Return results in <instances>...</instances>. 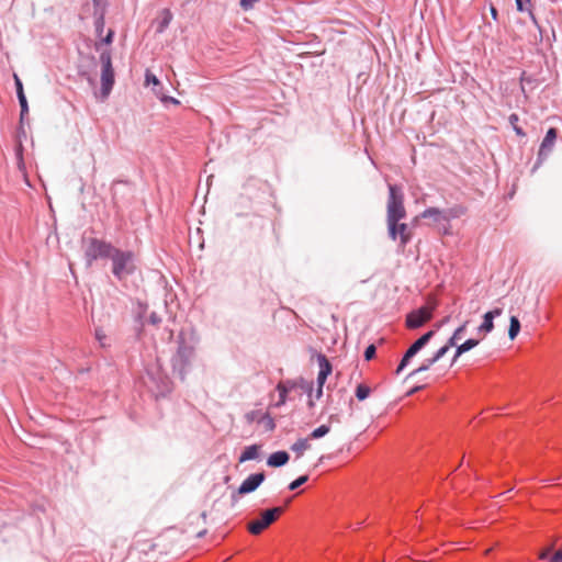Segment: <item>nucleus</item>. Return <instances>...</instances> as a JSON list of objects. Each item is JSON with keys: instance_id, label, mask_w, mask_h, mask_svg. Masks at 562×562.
<instances>
[{"instance_id": "obj_51", "label": "nucleus", "mask_w": 562, "mask_h": 562, "mask_svg": "<svg viewBox=\"0 0 562 562\" xmlns=\"http://www.w3.org/2000/svg\"><path fill=\"white\" fill-rule=\"evenodd\" d=\"M232 498H233V501H237V498H236V495H235V494H233V495H232Z\"/></svg>"}, {"instance_id": "obj_52", "label": "nucleus", "mask_w": 562, "mask_h": 562, "mask_svg": "<svg viewBox=\"0 0 562 562\" xmlns=\"http://www.w3.org/2000/svg\"><path fill=\"white\" fill-rule=\"evenodd\" d=\"M561 550H562V546H561Z\"/></svg>"}, {"instance_id": "obj_18", "label": "nucleus", "mask_w": 562, "mask_h": 562, "mask_svg": "<svg viewBox=\"0 0 562 562\" xmlns=\"http://www.w3.org/2000/svg\"><path fill=\"white\" fill-rule=\"evenodd\" d=\"M289 453L286 451H277L269 456L267 464L269 467L279 468L289 461Z\"/></svg>"}, {"instance_id": "obj_50", "label": "nucleus", "mask_w": 562, "mask_h": 562, "mask_svg": "<svg viewBox=\"0 0 562 562\" xmlns=\"http://www.w3.org/2000/svg\"><path fill=\"white\" fill-rule=\"evenodd\" d=\"M204 533H205V530L200 531V532L198 533V536H199V537H202Z\"/></svg>"}, {"instance_id": "obj_35", "label": "nucleus", "mask_w": 562, "mask_h": 562, "mask_svg": "<svg viewBox=\"0 0 562 562\" xmlns=\"http://www.w3.org/2000/svg\"><path fill=\"white\" fill-rule=\"evenodd\" d=\"M469 322H464L461 326H459L453 335H454V338H458L459 340L463 337L464 333H465V329H467V326H468Z\"/></svg>"}, {"instance_id": "obj_45", "label": "nucleus", "mask_w": 562, "mask_h": 562, "mask_svg": "<svg viewBox=\"0 0 562 562\" xmlns=\"http://www.w3.org/2000/svg\"><path fill=\"white\" fill-rule=\"evenodd\" d=\"M549 553H550V549H546L544 551H542L539 555L540 559L544 560V559H548L549 558Z\"/></svg>"}, {"instance_id": "obj_47", "label": "nucleus", "mask_w": 562, "mask_h": 562, "mask_svg": "<svg viewBox=\"0 0 562 562\" xmlns=\"http://www.w3.org/2000/svg\"><path fill=\"white\" fill-rule=\"evenodd\" d=\"M491 14L494 20H497V10L494 7L491 8Z\"/></svg>"}, {"instance_id": "obj_49", "label": "nucleus", "mask_w": 562, "mask_h": 562, "mask_svg": "<svg viewBox=\"0 0 562 562\" xmlns=\"http://www.w3.org/2000/svg\"><path fill=\"white\" fill-rule=\"evenodd\" d=\"M255 416H256V413H255V412H252V413L248 414V418H249L250 420H255Z\"/></svg>"}, {"instance_id": "obj_28", "label": "nucleus", "mask_w": 562, "mask_h": 562, "mask_svg": "<svg viewBox=\"0 0 562 562\" xmlns=\"http://www.w3.org/2000/svg\"><path fill=\"white\" fill-rule=\"evenodd\" d=\"M18 99H19V103H20V106H21L20 119H21V121H23L24 117L29 113V104H27V100H26L25 95H20V97H18Z\"/></svg>"}, {"instance_id": "obj_21", "label": "nucleus", "mask_w": 562, "mask_h": 562, "mask_svg": "<svg viewBox=\"0 0 562 562\" xmlns=\"http://www.w3.org/2000/svg\"><path fill=\"white\" fill-rule=\"evenodd\" d=\"M259 457V446L251 445L245 448L243 453L239 457V462L244 463L249 460H255Z\"/></svg>"}, {"instance_id": "obj_22", "label": "nucleus", "mask_w": 562, "mask_h": 562, "mask_svg": "<svg viewBox=\"0 0 562 562\" xmlns=\"http://www.w3.org/2000/svg\"><path fill=\"white\" fill-rule=\"evenodd\" d=\"M310 448L311 445L307 438H301L291 446L292 451L296 452L299 456L303 454V452Z\"/></svg>"}, {"instance_id": "obj_31", "label": "nucleus", "mask_w": 562, "mask_h": 562, "mask_svg": "<svg viewBox=\"0 0 562 562\" xmlns=\"http://www.w3.org/2000/svg\"><path fill=\"white\" fill-rule=\"evenodd\" d=\"M307 480H308L307 475H302V476L297 477L296 480H294L293 482L290 483L289 490L294 491V490L299 488L301 485H303L305 482H307Z\"/></svg>"}, {"instance_id": "obj_9", "label": "nucleus", "mask_w": 562, "mask_h": 562, "mask_svg": "<svg viewBox=\"0 0 562 562\" xmlns=\"http://www.w3.org/2000/svg\"><path fill=\"white\" fill-rule=\"evenodd\" d=\"M394 226L393 234L390 226H387L389 237L394 241L398 240L400 247L405 248L413 237V231L407 224L401 223V221H395Z\"/></svg>"}, {"instance_id": "obj_12", "label": "nucleus", "mask_w": 562, "mask_h": 562, "mask_svg": "<svg viewBox=\"0 0 562 562\" xmlns=\"http://www.w3.org/2000/svg\"><path fill=\"white\" fill-rule=\"evenodd\" d=\"M265 473L250 474L238 487L237 494L244 495L256 491L260 484L265 481Z\"/></svg>"}, {"instance_id": "obj_10", "label": "nucleus", "mask_w": 562, "mask_h": 562, "mask_svg": "<svg viewBox=\"0 0 562 562\" xmlns=\"http://www.w3.org/2000/svg\"><path fill=\"white\" fill-rule=\"evenodd\" d=\"M432 307L422 306L411 312L406 317V326L408 328H419L432 317Z\"/></svg>"}, {"instance_id": "obj_46", "label": "nucleus", "mask_w": 562, "mask_h": 562, "mask_svg": "<svg viewBox=\"0 0 562 562\" xmlns=\"http://www.w3.org/2000/svg\"><path fill=\"white\" fill-rule=\"evenodd\" d=\"M328 420H329V423H334V422L338 423L339 422L338 415H336V414L330 415Z\"/></svg>"}, {"instance_id": "obj_39", "label": "nucleus", "mask_w": 562, "mask_h": 562, "mask_svg": "<svg viewBox=\"0 0 562 562\" xmlns=\"http://www.w3.org/2000/svg\"><path fill=\"white\" fill-rule=\"evenodd\" d=\"M149 323L153 324V325H158L160 322H161V318L158 316L157 313L153 312L150 315H149Z\"/></svg>"}, {"instance_id": "obj_44", "label": "nucleus", "mask_w": 562, "mask_h": 562, "mask_svg": "<svg viewBox=\"0 0 562 562\" xmlns=\"http://www.w3.org/2000/svg\"><path fill=\"white\" fill-rule=\"evenodd\" d=\"M112 38H113V31H109V33L106 34V36L103 38V42L105 44H110L112 43Z\"/></svg>"}, {"instance_id": "obj_8", "label": "nucleus", "mask_w": 562, "mask_h": 562, "mask_svg": "<svg viewBox=\"0 0 562 562\" xmlns=\"http://www.w3.org/2000/svg\"><path fill=\"white\" fill-rule=\"evenodd\" d=\"M100 61L102 66L101 71V93L103 98H106L114 85V70L112 68L111 54L109 50H104L100 55Z\"/></svg>"}, {"instance_id": "obj_2", "label": "nucleus", "mask_w": 562, "mask_h": 562, "mask_svg": "<svg viewBox=\"0 0 562 562\" xmlns=\"http://www.w3.org/2000/svg\"><path fill=\"white\" fill-rule=\"evenodd\" d=\"M465 213V209L461 205H454L449 209L427 207L420 213L422 218H431L443 235H451L450 221L459 218Z\"/></svg>"}, {"instance_id": "obj_38", "label": "nucleus", "mask_w": 562, "mask_h": 562, "mask_svg": "<svg viewBox=\"0 0 562 562\" xmlns=\"http://www.w3.org/2000/svg\"><path fill=\"white\" fill-rule=\"evenodd\" d=\"M14 83H15V88H16V95L18 97L25 95L22 81L16 75H14Z\"/></svg>"}, {"instance_id": "obj_7", "label": "nucleus", "mask_w": 562, "mask_h": 562, "mask_svg": "<svg viewBox=\"0 0 562 562\" xmlns=\"http://www.w3.org/2000/svg\"><path fill=\"white\" fill-rule=\"evenodd\" d=\"M282 507H273L260 513V516L248 522V531L251 535H259L282 514Z\"/></svg>"}, {"instance_id": "obj_42", "label": "nucleus", "mask_w": 562, "mask_h": 562, "mask_svg": "<svg viewBox=\"0 0 562 562\" xmlns=\"http://www.w3.org/2000/svg\"><path fill=\"white\" fill-rule=\"evenodd\" d=\"M527 0H516V7L519 12H524L526 10Z\"/></svg>"}, {"instance_id": "obj_15", "label": "nucleus", "mask_w": 562, "mask_h": 562, "mask_svg": "<svg viewBox=\"0 0 562 562\" xmlns=\"http://www.w3.org/2000/svg\"><path fill=\"white\" fill-rule=\"evenodd\" d=\"M319 372L317 374V387L324 386L328 375L331 373V364L324 355L318 356Z\"/></svg>"}, {"instance_id": "obj_4", "label": "nucleus", "mask_w": 562, "mask_h": 562, "mask_svg": "<svg viewBox=\"0 0 562 562\" xmlns=\"http://www.w3.org/2000/svg\"><path fill=\"white\" fill-rule=\"evenodd\" d=\"M110 259L112 261V273L119 281L126 279L136 270L135 255L133 251L121 250L115 247Z\"/></svg>"}, {"instance_id": "obj_13", "label": "nucleus", "mask_w": 562, "mask_h": 562, "mask_svg": "<svg viewBox=\"0 0 562 562\" xmlns=\"http://www.w3.org/2000/svg\"><path fill=\"white\" fill-rule=\"evenodd\" d=\"M501 314L502 308L498 307L486 312L483 316V323L477 328V333L482 334L483 336L491 333L494 328V318L498 317Z\"/></svg>"}, {"instance_id": "obj_43", "label": "nucleus", "mask_w": 562, "mask_h": 562, "mask_svg": "<svg viewBox=\"0 0 562 562\" xmlns=\"http://www.w3.org/2000/svg\"><path fill=\"white\" fill-rule=\"evenodd\" d=\"M322 396H323V389L322 387H317L316 390L313 391V401L314 402L319 400Z\"/></svg>"}, {"instance_id": "obj_27", "label": "nucleus", "mask_w": 562, "mask_h": 562, "mask_svg": "<svg viewBox=\"0 0 562 562\" xmlns=\"http://www.w3.org/2000/svg\"><path fill=\"white\" fill-rule=\"evenodd\" d=\"M370 394V387L364 384H359L356 389V396L359 401L366 400Z\"/></svg>"}, {"instance_id": "obj_32", "label": "nucleus", "mask_w": 562, "mask_h": 562, "mask_svg": "<svg viewBox=\"0 0 562 562\" xmlns=\"http://www.w3.org/2000/svg\"><path fill=\"white\" fill-rule=\"evenodd\" d=\"M509 122H510V124L514 126V130H515V132H516V134H517V135H519V136H525L524 131H522L520 127H518V126H517V122H518V116H517V114H512V115L509 116Z\"/></svg>"}, {"instance_id": "obj_1", "label": "nucleus", "mask_w": 562, "mask_h": 562, "mask_svg": "<svg viewBox=\"0 0 562 562\" xmlns=\"http://www.w3.org/2000/svg\"><path fill=\"white\" fill-rule=\"evenodd\" d=\"M199 338L194 330L188 328L182 329L176 338V351L170 362L172 371L181 380L191 372L196 358V347Z\"/></svg>"}, {"instance_id": "obj_3", "label": "nucleus", "mask_w": 562, "mask_h": 562, "mask_svg": "<svg viewBox=\"0 0 562 562\" xmlns=\"http://www.w3.org/2000/svg\"><path fill=\"white\" fill-rule=\"evenodd\" d=\"M406 217L404 206V194L400 187L389 184V199L386 204V224L390 226L392 234L394 233L395 221H402Z\"/></svg>"}, {"instance_id": "obj_14", "label": "nucleus", "mask_w": 562, "mask_h": 562, "mask_svg": "<svg viewBox=\"0 0 562 562\" xmlns=\"http://www.w3.org/2000/svg\"><path fill=\"white\" fill-rule=\"evenodd\" d=\"M296 387V382L292 380H286L284 382H280L277 385V391L279 393V400L274 404L276 407H281L286 403L288 394Z\"/></svg>"}, {"instance_id": "obj_5", "label": "nucleus", "mask_w": 562, "mask_h": 562, "mask_svg": "<svg viewBox=\"0 0 562 562\" xmlns=\"http://www.w3.org/2000/svg\"><path fill=\"white\" fill-rule=\"evenodd\" d=\"M143 381L148 390L156 396H165L171 391V381L169 376L160 370L159 366L148 368Z\"/></svg>"}, {"instance_id": "obj_19", "label": "nucleus", "mask_w": 562, "mask_h": 562, "mask_svg": "<svg viewBox=\"0 0 562 562\" xmlns=\"http://www.w3.org/2000/svg\"><path fill=\"white\" fill-rule=\"evenodd\" d=\"M172 20V13L169 9H164L160 14H159V18L156 22V32L161 34L164 33L167 27L169 26L170 22Z\"/></svg>"}, {"instance_id": "obj_34", "label": "nucleus", "mask_w": 562, "mask_h": 562, "mask_svg": "<svg viewBox=\"0 0 562 562\" xmlns=\"http://www.w3.org/2000/svg\"><path fill=\"white\" fill-rule=\"evenodd\" d=\"M376 348L374 345H369L364 350V359L372 360L375 357Z\"/></svg>"}, {"instance_id": "obj_36", "label": "nucleus", "mask_w": 562, "mask_h": 562, "mask_svg": "<svg viewBox=\"0 0 562 562\" xmlns=\"http://www.w3.org/2000/svg\"><path fill=\"white\" fill-rule=\"evenodd\" d=\"M448 347L446 346H442L441 348H439L435 355L432 356V361H439L447 352H448Z\"/></svg>"}, {"instance_id": "obj_41", "label": "nucleus", "mask_w": 562, "mask_h": 562, "mask_svg": "<svg viewBox=\"0 0 562 562\" xmlns=\"http://www.w3.org/2000/svg\"><path fill=\"white\" fill-rule=\"evenodd\" d=\"M458 338H454V335L452 334V336L448 339L447 344L445 345L446 347H448V349H450L451 347H457L458 345Z\"/></svg>"}, {"instance_id": "obj_48", "label": "nucleus", "mask_w": 562, "mask_h": 562, "mask_svg": "<svg viewBox=\"0 0 562 562\" xmlns=\"http://www.w3.org/2000/svg\"><path fill=\"white\" fill-rule=\"evenodd\" d=\"M167 100H169L170 102H172L173 104H178L179 101L172 97L168 98Z\"/></svg>"}, {"instance_id": "obj_25", "label": "nucleus", "mask_w": 562, "mask_h": 562, "mask_svg": "<svg viewBox=\"0 0 562 562\" xmlns=\"http://www.w3.org/2000/svg\"><path fill=\"white\" fill-rule=\"evenodd\" d=\"M329 431H330V426L329 425H322V426L315 428L311 432L310 438H312V439H319V438L326 436Z\"/></svg>"}, {"instance_id": "obj_11", "label": "nucleus", "mask_w": 562, "mask_h": 562, "mask_svg": "<svg viewBox=\"0 0 562 562\" xmlns=\"http://www.w3.org/2000/svg\"><path fill=\"white\" fill-rule=\"evenodd\" d=\"M558 136V132L554 127H551L547 131L544 138L541 142L539 151H538V165H540L553 149L555 139Z\"/></svg>"}, {"instance_id": "obj_37", "label": "nucleus", "mask_w": 562, "mask_h": 562, "mask_svg": "<svg viewBox=\"0 0 562 562\" xmlns=\"http://www.w3.org/2000/svg\"><path fill=\"white\" fill-rule=\"evenodd\" d=\"M258 0H240V7L243 10L248 11L254 8Z\"/></svg>"}, {"instance_id": "obj_23", "label": "nucleus", "mask_w": 562, "mask_h": 562, "mask_svg": "<svg viewBox=\"0 0 562 562\" xmlns=\"http://www.w3.org/2000/svg\"><path fill=\"white\" fill-rule=\"evenodd\" d=\"M257 422L262 425L267 431H272L276 428V423L268 413L262 414Z\"/></svg>"}, {"instance_id": "obj_16", "label": "nucleus", "mask_w": 562, "mask_h": 562, "mask_svg": "<svg viewBox=\"0 0 562 562\" xmlns=\"http://www.w3.org/2000/svg\"><path fill=\"white\" fill-rule=\"evenodd\" d=\"M435 335V331L434 330H429L427 333H425L423 336H420L415 342H413V345H411V347L407 349V351L409 352V355H412L413 357L417 355V352L419 350H422L428 342L429 340L432 338V336Z\"/></svg>"}, {"instance_id": "obj_24", "label": "nucleus", "mask_w": 562, "mask_h": 562, "mask_svg": "<svg viewBox=\"0 0 562 562\" xmlns=\"http://www.w3.org/2000/svg\"><path fill=\"white\" fill-rule=\"evenodd\" d=\"M520 330V322L516 316L510 317V324L508 329V336L513 340L517 337Z\"/></svg>"}, {"instance_id": "obj_17", "label": "nucleus", "mask_w": 562, "mask_h": 562, "mask_svg": "<svg viewBox=\"0 0 562 562\" xmlns=\"http://www.w3.org/2000/svg\"><path fill=\"white\" fill-rule=\"evenodd\" d=\"M479 344H480L479 339L470 338V339L465 340L463 344L457 346L456 353H454V356H453V358L451 360V366H453L458 361V359H459V357L461 355H463L464 352H468L469 350L473 349Z\"/></svg>"}, {"instance_id": "obj_26", "label": "nucleus", "mask_w": 562, "mask_h": 562, "mask_svg": "<svg viewBox=\"0 0 562 562\" xmlns=\"http://www.w3.org/2000/svg\"><path fill=\"white\" fill-rule=\"evenodd\" d=\"M435 363H436V361H432V357H431V358H428V359H425V360L423 361V363L420 364V367H418L417 369L413 370V371L409 373V375H408V376H414V375H416V374H418V373H420V372L427 371V370H429V369H430V367H431L432 364H435Z\"/></svg>"}, {"instance_id": "obj_6", "label": "nucleus", "mask_w": 562, "mask_h": 562, "mask_svg": "<svg viewBox=\"0 0 562 562\" xmlns=\"http://www.w3.org/2000/svg\"><path fill=\"white\" fill-rule=\"evenodd\" d=\"M115 247L104 240L90 238L85 248V258L88 266L93 261L103 258H110Z\"/></svg>"}, {"instance_id": "obj_30", "label": "nucleus", "mask_w": 562, "mask_h": 562, "mask_svg": "<svg viewBox=\"0 0 562 562\" xmlns=\"http://www.w3.org/2000/svg\"><path fill=\"white\" fill-rule=\"evenodd\" d=\"M94 336H95V339L98 340V342L100 344L101 347H105L106 346L108 337H106L105 333L102 329L97 328L95 333H94Z\"/></svg>"}, {"instance_id": "obj_20", "label": "nucleus", "mask_w": 562, "mask_h": 562, "mask_svg": "<svg viewBox=\"0 0 562 562\" xmlns=\"http://www.w3.org/2000/svg\"><path fill=\"white\" fill-rule=\"evenodd\" d=\"M295 382H296V387H300L304 393L307 394V396H308V401H307L308 408H313L314 407V401H313L314 383L312 381H307V380H305L303 378H301L300 380H297Z\"/></svg>"}, {"instance_id": "obj_33", "label": "nucleus", "mask_w": 562, "mask_h": 562, "mask_svg": "<svg viewBox=\"0 0 562 562\" xmlns=\"http://www.w3.org/2000/svg\"><path fill=\"white\" fill-rule=\"evenodd\" d=\"M145 82L147 86H149V85L158 86L160 83L158 78L148 70L145 74Z\"/></svg>"}, {"instance_id": "obj_40", "label": "nucleus", "mask_w": 562, "mask_h": 562, "mask_svg": "<svg viewBox=\"0 0 562 562\" xmlns=\"http://www.w3.org/2000/svg\"><path fill=\"white\" fill-rule=\"evenodd\" d=\"M550 562H562V550H561V548L550 558Z\"/></svg>"}, {"instance_id": "obj_29", "label": "nucleus", "mask_w": 562, "mask_h": 562, "mask_svg": "<svg viewBox=\"0 0 562 562\" xmlns=\"http://www.w3.org/2000/svg\"><path fill=\"white\" fill-rule=\"evenodd\" d=\"M412 358H413V356L409 355V352L406 350V352L404 353V356L396 369V374H400L407 367V364L409 363Z\"/></svg>"}]
</instances>
